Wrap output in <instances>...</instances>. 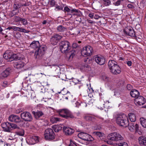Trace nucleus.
Listing matches in <instances>:
<instances>
[{"mask_svg": "<svg viewBox=\"0 0 146 146\" xmlns=\"http://www.w3.org/2000/svg\"><path fill=\"white\" fill-rule=\"evenodd\" d=\"M30 47L35 49L34 56L36 58L41 57L45 53L46 50V46L44 45L40 46L38 41H33L30 45Z\"/></svg>", "mask_w": 146, "mask_h": 146, "instance_id": "1", "label": "nucleus"}, {"mask_svg": "<svg viewBox=\"0 0 146 146\" xmlns=\"http://www.w3.org/2000/svg\"><path fill=\"white\" fill-rule=\"evenodd\" d=\"M60 48L62 53H67L70 58H72L75 55V50H73L70 45V44L67 41H61L60 44Z\"/></svg>", "mask_w": 146, "mask_h": 146, "instance_id": "2", "label": "nucleus"}, {"mask_svg": "<svg viewBox=\"0 0 146 146\" xmlns=\"http://www.w3.org/2000/svg\"><path fill=\"white\" fill-rule=\"evenodd\" d=\"M114 118L116 120V123L119 126L125 127L128 125V119L124 114H118L115 115Z\"/></svg>", "mask_w": 146, "mask_h": 146, "instance_id": "3", "label": "nucleus"}, {"mask_svg": "<svg viewBox=\"0 0 146 146\" xmlns=\"http://www.w3.org/2000/svg\"><path fill=\"white\" fill-rule=\"evenodd\" d=\"M108 65L110 72L113 74L117 75L121 73V69L115 61L110 60L108 62Z\"/></svg>", "mask_w": 146, "mask_h": 146, "instance_id": "4", "label": "nucleus"}, {"mask_svg": "<svg viewBox=\"0 0 146 146\" xmlns=\"http://www.w3.org/2000/svg\"><path fill=\"white\" fill-rule=\"evenodd\" d=\"M2 127L4 131L8 132H10L12 130L19 128L16 124L8 122L2 124Z\"/></svg>", "mask_w": 146, "mask_h": 146, "instance_id": "5", "label": "nucleus"}, {"mask_svg": "<svg viewBox=\"0 0 146 146\" xmlns=\"http://www.w3.org/2000/svg\"><path fill=\"white\" fill-rule=\"evenodd\" d=\"M93 52L92 47L89 45L83 48L81 50V54L84 57L90 56Z\"/></svg>", "mask_w": 146, "mask_h": 146, "instance_id": "6", "label": "nucleus"}, {"mask_svg": "<svg viewBox=\"0 0 146 146\" xmlns=\"http://www.w3.org/2000/svg\"><path fill=\"white\" fill-rule=\"evenodd\" d=\"M44 136L46 140H51L55 138V134L53 130L51 128L46 129L44 132Z\"/></svg>", "mask_w": 146, "mask_h": 146, "instance_id": "7", "label": "nucleus"}, {"mask_svg": "<svg viewBox=\"0 0 146 146\" xmlns=\"http://www.w3.org/2000/svg\"><path fill=\"white\" fill-rule=\"evenodd\" d=\"M78 137L82 139L88 141H91L94 140V139L88 134L82 132L78 134Z\"/></svg>", "mask_w": 146, "mask_h": 146, "instance_id": "8", "label": "nucleus"}, {"mask_svg": "<svg viewBox=\"0 0 146 146\" xmlns=\"http://www.w3.org/2000/svg\"><path fill=\"white\" fill-rule=\"evenodd\" d=\"M108 138L111 140L115 141H119L122 140L124 138L119 133L114 132L109 134L108 136Z\"/></svg>", "mask_w": 146, "mask_h": 146, "instance_id": "9", "label": "nucleus"}, {"mask_svg": "<svg viewBox=\"0 0 146 146\" xmlns=\"http://www.w3.org/2000/svg\"><path fill=\"white\" fill-rule=\"evenodd\" d=\"M21 118L25 121H30L33 119L31 114L28 112H24L21 113Z\"/></svg>", "mask_w": 146, "mask_h": 146, "instance_id": "10", "label": "nucleus"}, {"mask_svg": "<svg viewBox=\"0 0 146 146\" xmlns=\"http://www.w3.org/2000/svg\"><path fill=\"white\" fill-rule=\"evenodd\" d=\"M123 31L127 35L133 37L136 36L134 30L131 27H127L123 30Z\"/></svg>", "mask_w": 146, "mask_h": 146, "instance_id": "11", "label": "nucleus"}, {"mask_svg": "<svg viewBox=\"0 0 146 146\" xmlns=\"http://www.w3.org/2000/svg\"><path fill=\"white\" fill-rule=\"evenodd\" d=\"M134 102L137 105L141 106L145 103V100L143 97L141 96H139L135 99Z\"/></svg>", "mask_w": 146, "mask_h": 146, "instance_id": "12", "label": "nucleus"}, {"mask_svg": "<svg viewBox=\"0 0 146 146\" xmlns=\"http://www.w3.org/2000/svg\"><path fill=\"white\" fill-rule=\"evenodd\" d=\"M8 119L10 121L16 123H19L21 121V119L19 116L14 114L11 115Z\"/></svg>", "mask_w": 146, "mask_h": 146, "instance_id": "13", "label": "nucleus"}, {"mask_svg": "<svg viewBox=\"0 0 146 146\" xmlns=\"http://www.w3.org/2000/svg\"><path fill=\"white\" fill-rule=\"evenodd\" d=\"M94 58L96 62L100 65H103L105 63V59L102 56H96Z\"/></svg>", "mask_w": 146, "mask_h": 146, "instance_id": "14", "label": "nucleus"}, {"mask_svg": "<svg viewBox=\"0 0 146 146\" xmlns=\"http://www.w3.org/2000/svg\"><path fill=\"white\" fill-rule=\"evenodd\" d=\"M65 134L67 135H71L74 132V129L69 127L64 126L63 128Z\"/></svg>", "mask_w": 146, "mask_h": 146, "instance_id": "15", "label": "nucleus"}, {"mask_svg": "<svg viewBox=\"0 0 146 146\" xmlns=\"http://www.w3.org/2000/svg\"><path fill=\"white\" fill-rule=\"evenodd\" d=\"M13 54L10 51H7L3 54V57L5 59L8 60V61H11Z\"/></svg>", "mask_w": 146, "mask_h": 146, "instance_id": "16", "label": "nucleus"}, {"mask_svg": "<svg viewBox=\"0 0 146 146\" xmlns=\"http://www.w3.org/2000/svg\"><path fill=\"white\" fill-rule=\"evenodd\" d=\"M11 69L8 68L2 72L0 74V78L3 79L7 77L10 74Z\"/></svg>", "mask_w": 146, "mask_h": 146, "instance_id": "17", "label": "nucleus"}, {"mask_svg": "<svg viewBox=\"0 0 146 146\" xmlns=\"http://www.w3.org/2000/svg\"><path fill=\"white\" fill-rule=\"evenodd\" d=\"M139 142L141 146H146V138L143 136H141L139 138Z\"/></svg>", "mask_w": 146, "mask_h": 146, "instance_id": "18", "label": "nucleus"}, {"mask_svg": "<svg viewBox=\"0 0 146 146\" xmlns=\"http://www.w3.org/2000/svg\"><path fill=\"white\" fill-rule=\"evenodd\" d=\"M14 31H18L21 32H23L24 33H29L30 31L27 30H26L24 29H23L21 27H17L15 26V29H14Z\"/></svg>", "mask_w": 146, "mask_h": 146, "instance_id": "19", "label": "nucleus"}, {"mask_svg": "<svg viewBox=\"0 0 146 146\" xmlns=\"http://www.w3.org/2000/svg\"><path fill=\"white\" fill-rule=\"evenodd\" d=\"M131 96L133 97L136 98L139 95V92L135 89H133L130 92Z\"/></svg>", "mask_w": 146, "mask_h": 146, "instance_id": "20", "label": "nucleus"}, {"mask_svg": "<svg viewBox=\"0 0 146 146\" xmlns=\"http://www.w3.org/2000/svg\"><path fill=\"white\" fill-rule=\"evenodd\" d=\"M32 113L34 115L35 117L37 119H38L40 117L43 115L44 113L41 111H38L37 112L33 111Z\"/></svg>", "mask_w": 146, "mask_h": 146, "instance_id": "21", "label": "nucleus"}, {"mask_svg": "<svg viewBox=\"0 0 146 146\" xmlns=\"http://www.w3.org/2000/svg\"><path fill=\"white\" fill-rule=\"evenodd\" d=\"M24 66V63L23 62L20 61L19 62L15 63L14 64V66L15 68L17 69H19L23 67Z\"/></svg>", "mask_w": 146, "mask_h": 146, "instance_id": "22", "label": "nucleus"}, {"mask_svg": "<svg viewBox=\"0 0 146 146\" xmlns=\"http://www.w3.org/2000/svg\"><path fill=\"white\" fill-rule=\"evenodd\" d=\"M21 55V54H13L12 61L13 60H21L22 59Z\"/></svg>", "mask_w": 146, "mask_h": 146, "instance_id": "23", "label": "nucleus"}, {"mask_svg": "<svg viewBox=\"0 0 146 146\" xmlns=\"http://www.w3.org/2000/svg\"><path fill=\"white\" fill-rule=\"evenodd\" d=\"M65 116V117L64 118L66 119H68L69 118H74V116L71 112L68 109H67L66 112Z\"/></svg>", "mask_w": 146, "mask_h": 146, "instance_id": "24", "label": "nucleus"}, {"mask_svg": "<svg viewBox=\"0 0 146 146\" xmlns=\"http://www.w3.org/2000/svg\"><path fill=\"white\" fill-rule=\"evenodd\" d=\"M65 116V117L64 118L66 119H68L69 118H74V116L71 112L68 109H67L66 112Z\"/></svg>", "mask_w": 146, "mask_h": 146, "instance_id": "25", "label": "nucleus"}, {"mask_svg": "<svg viewBox=\"0 0 146 146\" xmlns=\"http://www.w3.org/2000/svg\"><path fill=\"white\" fill-rule=\"evenodd\" d=\"M129 119L131 122H134L136 120V117L134 113H130L128 114Z\"/></svg>", "mask_w": 146, "mask_h": 146, "instance_id": "26", "label": "nucleus"}, {"mask_svg": "<svg viewBox=\"0 0 146 146\" xmlns=\"http://www.w3.org/2000/svg\"><path fill=\"white\" fill-rule=\"evenodd\" d=\"M52 128L55 132H58L59 131L62 129V127L58 125H54L52 126Z\"/></svg>", "mask_w": 146, "mask_h": 146, "instance_id": "27", "label": "nucleus"}, {"mask_svg": "<svg viewBox=\"0 0 146 146\" xmlns=\"http://www.w3.org/2000/svg\"><path fill=\"white\" fill-rule=\"evenodd\" d=\"M66 109H63L62 110H60L58 111V112L59 115L62 117L64 118L65 117V114L66 112Z\"/></svg>", "mask_w": 146, "mask_h": 146, "instance_id": "28", "label": "nucleus"}, {"mask_svg": "<svg viewBox=\"0 0 146 146\" xmlns=\"http://www.w3.org/2000/svg\"><path fill=\"white\" fill-rule=\"evenodd\" d=\"M128 125H127V126L128 127V128L130 131H133L135 129L134 123L132 122L129 123L128 121Z\"/></svg>", "mask_w": 146, "mask_h": 146, "instance_id": "29", "label": "nucleus"}, {"mask_svg": "<svg viewBox=\"0 0 146 146\" xmlns=\"http://www.w3.org/2000/svg\"><path fill=\"white\" fill-rule=\"evenodd\" d=\"M64 12H67L68 13V15L71 14V13H72L73 12H76V10L73 9H70L68 7L66 6L64 7Z\"/></svg>", "mask_w": 146, "mask_h": 146, "instance_id": "30", "label": "nucleus"}, {"mask_svg": "<svg viewBox=\"0 0 146 146\" xmlns=\"http://www.w3.org/2000/svg\"><path fill=\"white\" fill-rule=\"evenodd\" d=\"M98 108L103 109V108H107L108 107L105 106V104L104 103V101L103 100L101 99L100 101L98 103Z\"/></svg>", "mask_w": 146, "mask_h": 146, "instance_id": "31", "label": "nucleus"}, {"mask_svg": "<svg viewBox=\"0 0 146 146\" xmlns=\"http://www.w3.org/2000/svg\"><path fill=\"white\" fill-rule=\"evenodd\" d=\"M27 5L26 4H14L13 6V9L16 10H17L19 8H20L22 6H27Z\"/></svg>", "mask_w": 146, "mask_h": 146, "instance_id": "32", "label": "nucleus"}, {"mask_svg": "<svg viewBox=\"0 0 146 146\" xmlns=\"http://www.w3.org/2000/svg\"><path fill=\"white\" fill-rule=\"evenodd\" d=\"M19 13V11L16 10L14 9L10 12L9 14V16L10 17H12L13 16L17 15Z\"/></svg>", "mask_w": 146, "mask_h": 146, "instance_id": "33", "label": "nucleus"}, {"mask_svg": "<svg viewBox=\"0 0 146 146\" xmlns=\"http://www.w3.org/2000/svg\"><path fill=\"white\" fill-rule=\"evenodd\" d=\"M31 140L33 141L32 144H34L39 142V137L37 136H33L31 138Z\"/></svg>", "mask_w": 146, "mask_h": 146, "instance_id": "34", "label": "nucleus"}, {"mask_svg": "<svg viewBox=\"0 0 146 146\" xmlns=\"http://www.w3.org/2000/svg\"><path fill=\"white\" fill-rule=\"evenodd\" d=\"M74 10H76V12H73L72 13H71V14L70 15H76L78 16H80L82 15L81 12L80 11H79L76 9H73Z\"/></svg>", "mask_w": 146, "mask_h": 146, "instance_id": "35", "label": "nucleus"}, {"mask_svg": "<svg viewBox=\"0 0 146 146\" xmlns=\"http://www.w3.org/2000/svg\"><path fill=\"white\" fill-rule=\"evenodd\" d=\"M140 121L142 127L146 128V119L143 117H141L140 119Z\"/></svg>", "mask_w": 146, "mask_h": 146, "instance_id": "36", "label": "nucleus"}, {"mask_svg": "<svg viewBox=\"0 0 146 146\" xmlns=\"http://www.w3.org/2000/svg\"><path fill=\"white\" fill-rule=\"evenodd\" d=\"M16 133L17 135L23 136L24 135L25 131L23 129H20L16 131Z\"/></svg>", "mask_w": 146, "mask_h": 146, "instance_id": "37", "label": "nucleus"}, {"mask_svg": "<svg viewBox=\"0 0 146 146\" xmlns=\"http://www.w3.org/2000/svg\"><path fill=\"white\" fill-rule=\"evenodd\" d=\"M57 30L59 32H63L65 31L66 30V29L63 26L60 25L57 28Z\"/></svg>", "mask_w": 146, "mask_h": 146, "instance_id": "38", "label": "nucleus"}, {"mask_svg": "<svg viewBox=\"0 0 146 146\" xmlns=\"http://www.w3.org/2000/svg\"><path fill=\"white\" fill-rule=\"evenodd\" d=\"M76 104V107H78L80 106L82 108L86 107L87 106V104L86 103H80V102H77Z\"/></svg>", "mask_w": 146, "mask_h": 146, "instance_id": "39", "label": "nucleus"}, {"mask_svg": "<svg viewBox=\"0 0 146 146\" xmlns=\"http://www.w3.org/2000/svg\"><path fill=\"white\" fill-rule=\"evenodd\" d=\"M123 0H115L113 3V4L115 6H118L121 5L123 2Z\"/></svg>", "mask_w": 146, "mask_h": 146, "instance_id": "40", "label": "nucleus"}, {"mask_svg": "<svg viewBox=\"0 0 146 146\" xmlns=\"http://www.w3.org/2000/svg\"><path fill=\"white\" fill-rule=\"evenodd\" d=\"M60 121V119L58 118L53 117L51 118L50 121L52 123H57Z\"/></svg>", "mask_w": 146, "mask_h": 146, "instance_id": "41", "label": "nucleus"}, {"mask_svg": "<svg viewBox=\"0 0 146 146\" xmlns=\"http://www.w3.org/2000/svg\"><path fill=\"white\" fill-rule=\"evenodd\" d=\"M50 42L52 44L55 45L56 44L58 41L53 36L50 38Z\"/></svg>", "mask_w": 146, "mask_h": 146, "instance_id": "42", "label": "nucleus"}, {"mask_svg": "<svg viewBox=\"0 0 146 146\" xmlns=\"http://www.w3.org/2000/svg\"><path fill=\"white\" fill-rule=\"evenodd\" d=\"M93 134L99 137H102L103 136L102 133L99 131H94L93 133Z\"/></svg>", "mask_w": 146, "mask_h": 146, "instance_id": "43", "label": "nucleus"}, {"mask_svg": "<svg viewBox=\"0 0 146 146\" xmlns=\"http://www.w3.org/2000/svg\"><path fill=\"white\" fill-rule=\"evenodd\" d=\"M43 75H45V74L42 73H40L39 74H35L34 76L36 79H39L42 77Z\"/></svg>", "mask_w": 146, "mask_h": 146, "instance_id": "44", "label": "nucleus"}, {"mask_svg": "<svg viewBox=\"0 0 146 146\" xmlns=\"http://www.w3.org/2000/svg\"><path fill=\"white\" fill-rule=\"evenodd\" d=\"M53 36L58 41H59L62 38V36L58 34L55 35Z\"/></svg>", "mask_w": 146, "mask_h": 146, "instance_id": "45", "label": "nucleus"}, {"mask_svg": "<svg viewBox=\"0 0 146 146\" xmlns=\"http://www.w3.org/2000/svg\"><path fill=\"white\" fill-rule=\"evenodd\" d=\"M20 21H21L23 25H27L28 24V22L27 20L25 19L21 18Z\"/></svg>", "mask_w": 146, "mask_h": 146, "instance_id": "46", "label": "nucleus"}, {"mask_svg": "<svg viewBox=\"0 0 146 146\" xmlns=\"http://www.w3.org/2000/svg\"><path fill=\"white\" fill-rule=\"evenodd\" d=\"M145 1L143 0L141 1L140 3V6L139 7V8L141 9L143 8L145 6Z\"/></svg>", "mask_w": 146, "mask_h": 146, "instance_id": "47", "label": "nucleus"}, {"mask_svg": "<svg viewBox=\"0 0 146 146\" xmlns=\"http://www.w3.org/2000/svg\"><path fill=\"white\" fill-rule=\"evenodd\" d=\"M21 18L19 16H15L14 17V19L16 22H19L21 21Z\"/></svg>", "mask_w": 146, "mask_h": 146, "instance_id": "48", "label": "nucleus"}, {"mask_svg": "<svg viewBox=\"0 0 146 146\" xmlns=\"http://www.w3.org/2000/svg\"><path fill=\"white\" fill-rule=\"evenodd\" d=\"M118 145L119 146H128L127 143L123 141L118 143Z\"/></svg>", "mask_w": 146, "mask_h": 146, "instance_id": "49", "label": "nucleus"}, {"mask_svg": "<svg viewBox=\"0 0 146 146\" xmlns=\"http://www.w3.org/2000/svg\"><path fill=\"white\" fill-rule=\"evenodd\" d=\"M102 79L105 81H108L109 80V78L105 75H103L102 77Z\"/></svg>", "mask_w": 146, "mask_h": 146, "instance_id": "50", "label": "nucleus"}, {"mask_svg": "<svg viewBox=\"0 0 146 146\" xmlns=\"http://www.w3.org/2000/svg\"><path fill=\"white\" fill-rule=\"evenodd\" d=\"M104 4L106 6H108L111 4V1L110 0H103Z\"/></svg>", "mask_w": 146, "mask_h": 146, "instance_id": "51", "label": "nucleus"}, {"mask_svg": "<svg viewBox=\"0 0 146 146\" xmlns=\"http://www.w3.org/2000/svg\"><path fill=\"white\" fill-rule=\"evenodd\" d=\"M69 146H77L75 141H72L71 140H70V144L69 145Z\"/></svg>", "mask_w": 146, "mask_h": 146, "instance_id": "52", "label": "nucleus"}, {"mask_svg": "<svg viewBox=\"0 0 146 146\" xmlns=\"http://www.w3.org/2000/svg\"><path fill=\"white\" fill-rule=\"evenodd\" d=\"M21 36V34L19 33H16L14 35V37L17 39H19Z\"/></svg>", "mask_w": 146, "mask_h": 146, "instance_id": "53", "label": "nucleus"}, {"mask_svg": "<svg viewBox=\"0 0 146 146\" xmlns=\"http://www.w3.org/2000/svg\"><path fill=\"white\" fill-rule=\"evenodd\" d=\"M80 45H78L77 43L74 42L72 44V47L73 48H77L79 47Z\"/></svg>", "mask_w": 146, "mask_h": 146, "instance_id": "54", "label": "nucleus"}, {"mask_svg": "<svg viewBox=\"0 0 146 146\" xmlns=\"http://www.w3.org/2000/svg\"><path fill=\"white\" fill-rule=\"evenodd\" d=\"M63 9V7H62L59 6L58 5H57L55 10L56 11H58L60 10H62Z\"/></svg>", "mask_w": 146, "mask_h": 146, "instance_id": "55", "label": "nucleus"}, {"mask_svg": "<svg viewBox=\"0 0 146 146\" xmlns=\"http://www.w3.org/2000/svg\"><path fill=\"white\" fill-rule=\"evenodd\" d=\"M72 82L74 83H75V84L78 83L80 82V80H78L76 79H75L73 78H72Z\"/></svg>", "mask_w": 146, "mask_h": 146, "instance_id": "56", "label": "nucleus"}, {"mask_svg": "<svg viewBox=\"0 0 146 146\" xmlns=\"http://www.w3.org/2000/svg\"><path fill=\"white\" fill-rule=\"evenodd\" d=\"M9 84V83L7 81H5L3 82V86L4 87H6Z\"/></svg>", "mask_w": 146, "mask_h": 146, "instance_id": "57", "label": "nucleus"}, {"mask_svg": "<svg viewBox=\"0 0 146 146\" xmlns=\"http://www.w3.org/2000/svg\"><path fill=\"white\" fill-rule=\"evenodd\" d=\"M5 33V31L3 30V31H1V32H0V33L2 35H4V37L5 38V39H7L8 36L7 35H6Z\"/></svg>", "mask_w": 146, "mask_h": 146, "instance_id": "58", "label": "nucleus"}, {"mask_svg": "<svg viewBox=\"0 0 146 146\" xmlns=\"http://www.w3.org/2000/svg\"><path fill=\"white\" fill-rule=\"evenodd\" d=\"M56 2L54 0H51L50 1V4L52 6H54L55 5Z\"/></svg>", "mask_w": 146, "mask_h": 146, "instance_id": "59", "label": "nucleus"}, {"mask_svg": "<svg viewBox=\"0 0 146 146\" xmlns=\"http://www.w3.org/2000/svg\"><path fill=\"white\" fill-rule=\"evenodd\" d=\"M127 7L130 9H133L134 8V6L130 4H128L127 5Z\"/></svg>", "mask_w": 146, "mask_h": 146, "instance_id": "60", "label": "nucleus"}, {"mask_svg": "<svg viewBox=\"0 0 146 146\" xmlns=\"http://www.w3.org/2000/svg\"><path fill=\"white\" fill-rule=\"evenodd\" d=\"M124 83V81L121 80L118 82V85H119L120 86H122L123 85Z\"/></svg>", "mask_w": 146, "mask_h": 146, "instance_id": "61", "label": "nucleus"}, {"mask_svg": "<svg viewBox=\"0 0 146 146\" xmlns=\"http://www.w3.org/2000/svg\"><path fill=\"white\" fill-rule=\"evenodd\" d=\"M127 88L128 90H130L132 88V86L130 84H128L127 85Z\"/></svg>", "mask_w": 146, "mask_h": 146, "instance_id": "62", "label": "nucleus"}, {"mask_svg": "<svg viewBox=\"0 0 146 146\" xmlns=\"http://www.w3.org/2000/svg\"><path fill=\"white\" fill-rule=\"evenodd\" d=\"M135 129L136 131H137L139 130V126L136 123L135 125Z\"/></svg>", "mask_w": 146, "mask_h": 146, "instance_id": "63", "label": "nucleus"}, {"mask_svg": "<svg viewBox=\"0 0 146 146\" xmlns=\"http://www.w3.org/2000/svg\"><path fill=\"white\" fill-rule=\"evenodd\" d=\"M15 29V26H13L12 27H9L7 28V29L11 30V29H13L14 31Z\"/></svg>", "mask_w": 146, "mask_h": 146, "instance_id": "64", "label": "nucleus"}]
</instances>
